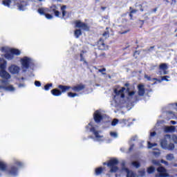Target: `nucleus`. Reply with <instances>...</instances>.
<instances>
[{"label": "nucleus", "instance_id": "obj_1", "mask_svg": "<svg viewBox=\"0 0 177 177\" xmlns=\"http://www.w3.org/2000/svg\"><path fill=\"white\" fill-rule=\"evenodd\" d=\"M74 24L76 28H79L74 31L75 38H80V37L82 35V30L80 28H82L83 31H91V26H89L88 24L81 21V20L75 21Z\"/></svg>", "mask_w": 177, "mask_h": 177}, {"label": "nucleus", "instance_id": "obj_2", "mask_svg": "<svg viewBox=\"0 0 177 177\" xmlns=\"http://www.w3.org/2000/svg\"><path fill=\"white\" fill-rule=\"evenodd\" d=\"M152 164L157 165V171L159 174H156V177H169V174L167 172V169L161 166V161L157 160H153Z\"/></svg>", "mask_w": 177, "mask_h": 177}, {"label": "nucleus", "instance_id": "obj_3", "mask_svg": "<svg viewBox=\"0 0 177 177\" xmlns=\"http://www.w3.org/2000/svg\"><path fill=\"white\" fill-rule=\"evenodd\" d=\"M119 162H120L117 158H113L109 160L107 162H104L103 165H107L109 168H111L109 171L111 174H115V172L118 171V167H117V165H118Z\"/></svg>", "mask_w": 177, "mask_h": 177}, {"label": "nucleus", "instance_id": "obj_4", "mask_svg": "<svg viewBox=\"0 0 177 177\" xmlns=\"http://www.w3.org/2000/svg\"><path fill=\"white\" fill-rule=\"evenodd\" d=\"M23 167V162L20 161L15 162V165H12L9 167L8 169V173L9 175L12 176H16L17 173L19 172V168H21Z\"/></svg>", "mask_w": 177, "mask_h": 177}, {"label": "nucleus", "instance_id": "obj_5", "mask_svg": "<svg viewBox=\"0 0 177 177\" xmlns=\"http://www.w3.org/2000/svg\"><path fill=\"white\" fill-rule=\"evenodd\" d=\"M10 53H7L4 55V57L7 60H13L15 59V56H20V50L17 48H10L9 50Z\"/></svg>", "mask_w": 177, "mask_h": 177}, {"label": "nucleus", "instance_id": "obj_6", "mask_svg": "<svg viewBox=\"0 0 177 177\" xmlns=\"http://www.w3.org/2000/svg\"><path fill=\"white\" fill-rule=\"evenodd\" d=\"M31 64V59L28 57H24L21 59V64L22 68H25V70H28L30 68V64Z\"/></svg>", "mask_w": 177, "mask_h": 177}, {"label": "nucleus", "instance_id": "obj_7", "mask_svg": "<svg viewBox=\"0 0 177 177\" xmlns=\"http://www.w3.org/2000/svg\"><path fill=\"white\" fill-rule=\"evenodd\" d=\"M57 6L55 4H53L50 6L49 8H46V12H49V13H53L55 17H59L60 12L57 10Z\"/></svg>", "mask_w": 177, "mask_h": 177}, {"label": "nucleus", "instance_id": "obj_8", "mask_svg": "<svg viewBox=\"0 0 177 177\" xmlns=\"http://www.w3.org/2000/svg\"><path fill=\"white\" fill-rule=\"evenodd\" d=\"M88 127H91V128L90 129V132H92L93 133L97 140H100V139H102L103 136H100L99 134L100 131H97L96 128L93 127L91 122L88 123Z\"/></svg>", "mask_w": 177, "mask_h": 177}, {"label": "nucleus", "instance_id": "obj_9", "mask_svg": "<svg viewBox=\"0 0 177 177\" xmlns=\"http://www.w3.org/2000/svg\"><path fill=\"white\" fill-rule=\"evenodd\" d=\"M97 46L100 50H107L109 49V46L104 44V40L102 38L97 41Z\"/></svg>", "mask_w": 177, "mask_h": 177}, {"label": "nucleus", "instance_id": "obj_10", "mask_svg": "<svg viewBox=\"0 0 177 177\" xmlns=\"http://www.w3.org/2000/svg\"><path fill=\"white\" fill-rule=\"evenodd\" d=\"M93 119L96 124H99L102 122V120H103V115H102L100 111H95L93 113Z\"/></svg>", "mask_w": 177, "mask_h": 177}, {"label": "nucleus", "instance_id": "obj_11", "mask_svg": "<svg viewBox=\"0 0 177 177\" xmlns=\"http://www.w3.org/2000/svg\"><path fill=\"white\" fill-rule=\"evenodd\" d=\"M8 71L11 74H19L20 72V68L16 65H12L8 68Z\"/></svg>", "mask_w": 177, "mask_h": 177}, {"label": "nucleus", "instance_id": "obj_12", "mask_svg": "<svg viewBox=\"0 0 177 177\" xmlns=\"http://www.w3.org/2000/svg\"><path fill=\"white\" fill-rule=\"evenodd\" d=\"M71 89L74 92H81V91H84V89H85V85L82 84H77L71 87Z\"/></svg>", "mask_w": 177, "mask_h": 177}, {"label": "nucleus", "instance_id": "obj_13", "mask_svg": "<svg viewBox=\"0 0 177 177\" xmlns=\"http://www.w3.org/2000/svg\"><path fill=\"white\" fill-rule=\"evenodd\" d=\"M124 91H125V87H122L120 90L115 88L114 93H115L117 96H120V97H122V99H124V97H125V94H124Z\"/></svg>", "mask_w": 177, "mask_h": 177}, {"label": "nucleus", "instance_id": "obj_14", "mask_svg": "<svg viewBox=\"0 0 177 177\" xmlns=\"http://www.w3.org/2000/svg\"><path fill=\"white\" fill-rule=\"evenodd\" d=\"M138 96H145V93H146V90L145 89V85L138 84Z\"/></svg>", "mask_w": 177, "mask_h": 177}, {"label": "nucleus", "instance_id": "obj_15", "mask_svg": "<svg viewBox=\"0 0 177 177\" xmlns=\"http://www.w3.org/2000/svg\"><path fill=\"white\" fill-rule=\"evenodd\" d=\"M120 30L118 31V34L122 35L124 34H127V32H129L131 30L128 28L127 26H120Z\"/></svg>", "mask_w": 177, "mask_h": 177}, {"label": "nucleus", "instance_id": "obj_16", "mask_svg": "<svg viewBox=\"0 0 177 177\" xmlns=\"http://www.w3.org/2000/svg\"><path fill=\"white\" fill-rule=\"evenodd\" d=\"M0 77H1V78H4L5 80H9L10 78V74H9L6 70H1Z\"/></svg>", "mask_w": 177, "mask_h": 177}, {"label": "nucleus", "instance_id": "obj_17", "mask_svg": "<svg viewBox=\"0 0 177 177\" xmlns=\"http://www.w3.org/2000/svg\"><path fill=\"white\" fill-rule=\"evenodd\" d=\"M122 171H125V172L127 174V177H136V174L133 173V171H130L129 169L127 167H123Z\"/></svg>", "mask_w": 177, "mask_h": 177}, {"label": "nucleus", "instance_id": "obj_18", "mask_svg": "<svg viewBox=\"0 0 177 177\" xmlns=\"http://www.w3.org/2000/svg\"><path fill=\"white\" fill-rule=\"evenodd\" d=\"M104 171H106V167H97L95 169V174L97 176L99 175H101V174L104 172Z\"/></svg>", "mask_w": 177, "mask_h": 177}, {"label": "nucleus", "instance_id": "obj_19", "mask_svg": "<svg viewBox=\"0 0 177 177\" xmlns=\"http://www.w3.org/2000/svg\"><path fill=\"white\" fill-rule=\"evenodd\" d=\"M58 88L59 89H61L62 93H64L67 92V91H68V89H71V86H64L62 84L59 85Z\"/></svg>", "mask_w": 177, "mask_h": 177}, {"label": "nucleus", "instance_id": "obj_20", "mask_svg": "<svg viewBox=\"0 0 177 177\" xmlns=\"http://www.w3.org/2000/svg\"><path fill=\"white\" fill-rule=\"evenodd\" d=\"M129 16L130 17V20H133V14L137 13V12H139V10L133 9L132 7H129Z\"/></svg>", "mask_w": 177, "mask_h": 177}, {"label": "nucleus", "instance_id": "obj_21", "mask_svg": "<svg viewBox=\"0 0 177 177\" xmlns=\"http://www.w3.org/2000/svg\"><path fill=\"white\" fill-rule=\"evenodd\" d=\"M0 89H5V91H10V92H13L15 91V87L13 86H0Z\"/></svg>", "mask_w": 177, "mask_h": 177}, {"label": "nucleus", "instance_id": "obj_22", "mask_svg": "<svg viewBox=\"0 0 177 177\" xmlns=\"http://www.w3.org/2000/svg\"><path fill=\"white\" fill-rule=\"evenodd\" d=\"M66 9H67V6H61V11L62 15V19H66V15H67V11Z\"/></svg>", "mask_w": 177, "mask_h": 177}, {"label": "nucleus", "instance_id": "obj_23", "mask_svg": "<svg viewBox=\"0 0 177 177\" xmlns=\"http://www.w3.org/2000/svg\"><path fill=\"white\" fill-rule=\"evenodd\" d=\"M51 93L53 95V96H61L62 95V91L57 88H54L51 90Z\"/></svg>", "mask_w": 177, "mask_h": 177}, {"label": "nucleus", "instance_id": "obj_24", "mask_svg": "<svg viewBox=\"0 0 177 177\" xmlns=\"http://www.w3.org/2000/svg\"><path fill=\"white\" fill-rule=\"evenodd\" d=\"M175 126H167L165 128V132L168 133V132H175Z\"/></svg>", "mask_w": 177, "mask_h": 177}, {"label": "nucleus", "instance_id": "obj_25", "mask_svg": "<svg viewBox=\"0 0 177 177\" xmlns=\"http://www.w3.org/2000/svg\"><path fill=\"white\" fill-rule=\"evenodd\" d=\"M160 146L162 149H167L168 148V141H167V140H162L160 141Z\"/></svg>", "mask_w": 177, "mask_h": 177}, {"label": "nucleus", "instance_id": "obj_26", "mask_svg": "<svg viewBox=\"0 0 177 177\" xmlns=\"http://www.w3.org/2000/svg\"><path fill=\"white\" fill-rule=\"evenodd\" d=\"M8 169V165L3 162H0V171H6Z\"/></svg>", "mask_w": 177, "mask_h": 177}, {"label": "nucleus", "instance_id": "obj_27", "mask_svg": "<svg viewBox=\"0 0 177 177\" xmlns=\"http://www.w3.org/2000/svg\"><path fill=\"white\" fill-rule=\"evenodd\" d=\"M147 171L148 174H153V172L156 171V167H154L153 166H150L147 169Z\"/></svg>", "mask_w": 177, "mask_h": 177}, {"label": "nucleus", "instance_id": "obj_28", "mask_svg": "<svg viewBox=\"0 0 177 177\" xmlns=\"http://www.w3.org/2000/svg\"><path fill=\"white\" fill-rule=\"evenodd\" d=\"M159 68L160 70H162V71H165L168 69V66L167 65V64H161L159 66Z\"/></svg>", "mask_w": 177, "mask_h": 177}, {"label": "nucleus", "instance_id": "obj_29", "mask_svg": "<svg viewBox=\"0 0 177 177\" xmlns=\"http://www.w3.org/2000/svg\"><path fill=\"white\" fill-rule=\"evenodd\" d=\"M37 12H38V13H39V15H44V16H45V15L46 14L45 12H46V8L44 10V8H39L38 10H37Z\"/></svg>", "mask_w": 177, "mask_h": 177}, {"label": "nucleus", "instance_id": "obj_30", "mask_svg": "<svg viewBox=\"0 0 177 177\" xmlns=\"http://www.w3.org/2000/svg\"><path fill=\"white\" fill-rule=\"evenodd\" d=\"M10 3H12V0L3 1V5H4V6H8L9 8L10 6Z\"/></svg>", "mask_w": 177, "mask_h": 177}, {"label": "nucleus", "instance_id": "obj_31", "mask_svg": "<svg viewBox=\"0 0 177 177\" xmlns=\"http://www.w3.org/2000/svg\"><path fill=\"white\" fill-rule=\"evenodd\" d=\"M174 154L172 153H168L166 156V160H167L168 161H171L172 160H174Z\"/></svg>", "mask_w": 177, "mask_h": 177}, {"label": "nucleus", "instance_id": "obj_32", "mask_svg": "<svg viewBox=\"0 0 177 177\" xmlns=\"http://www.w3.org/2000/svg\"><path fill=\"white\" fill-rule=\"evenodd\" d=\"M135 8H140V12H143L145 9H143V6L142 4H139L138 3H136L134 5Z\"/></svg>", "mask_w": 177, "mask_h": 177}, {"label": "nucleus", "instance_id": "obj_33", "mask_svg": "<svg viewBox=\"0 0 177 177\" xmlns=\"http://www.w3.org/2000/svg\"><path fill=\"white\" fill-rule=\"evenodd\" d=\"M52 86H53V84L52 83L47 84L44 86V90L49 91V89H50Z\"/></svg>", "mask_w": 177, "mask_h": 177}, {"label": "nucleus", "instance_id": "obj_34", "mask_svg": "<svg viewBox=\"0 0 177 177\" xmlns=\"http://www.w3.org/2000/svg\"><path fill=\"white\" fill-rule=\"evenodd\" d=\"M131 164L133 167H135V168H140V163L139 162L134 161L132 162Z\"/></svg>", "mask_w": 177, "mask_h": 177}, {"label": "nucleus", "instance_id": "obj_35", "mask_svg": "<svg viewBox=\"0 0 177 177\" xmlns=\"http://www.w3.org/2000/svg\"><path fill=\"white\" fill-rule=\"evenodd\" d=\"M6 61L3 60V64H0V68L1 70H5V68H6Z\"/></svg>", "mask_w": 177, "mask_h": 177}, {"label": "nucleus", "instance_id": "obj_36", "mask_svg": "<svg viewBox=\"0 0 177 177\" xmlns=\"http://www.w3.org/2000/svg\"><path fill=\"white\" fill-rule=\"evenodd\" d=\"M68 97H75V96H78L77 93L69 92L68 93Z\"/></svg>", "mask_w": 177, "mask_h": 177}, {"label": "nucleus", "instance_id": "obj_37", "mask_svg": "<svg viewBox=\"0 0 177 177\" xmlns=\"http://www.w3.org/2000/svg\"><path fill=\"white\" fill-rule=\"evenodd\" d=\"M167 149L169 150H174V149H175V145L174 143L169 144V145L167 146Z\"/></svg>", "mask_w": 177, "mask_h": 177}, {"label": "nucleus", "instance_id": "obj_38", "mask_svg": "<svg viewBox=\"0 0 177 177\" xmlns=\"http://www.w3.org/2000/svg\"><path fill=\"white\" fill-rule=\"evenodd\" d=\"M118 119H113V121L111 122V125L112 127H115L118 124Z\"/></svg>", "mask_w": 177, "mask_h": 177}, {"label": "nucleus", "instance_id": "obj_39", "mask_svg": "<svg viewBox=\"0 0 177 177\" xmlns=\"http://www.w3.org/2000/svg\"><path fill=\"white\" fill-rule=\"evenodd\" d=\"M44 16L48 19V20H50L52 19H53V15H50V14H48V13H46L44 15Z\"/></svg>", "mask_w": 177, "mask_h": 177}, {"label": "nucleus", "instance_id": "obj_40", "mask_svg": "<svg viewBox=\"0 0 177 177\" xmlns=\"http://www.w3.org/2000/svg\"><path fill=\"white\" fill-rule=\"evenodd\" d=\"M154 146H157V144L151 143L150 142H148V147H149V149H151V147H154Z\"/></svg>", "mask_w": 177, "mask_h": 177}, {"label": "nucleus", "instance_id": "obj_41", "mask_svg": "<svg viewBox=\"0 0 177 177\" xmlns=\"http://www.w3.org/2000/svg\"><path fill=\"white\" fill-rule=\"evenodd\" d=\"M109 35H110V32L105 31L103 34H102V37H104V38H107L109 37Z\"/></svg>", "mask_w": 177, "mask_h": 177}, {"label": "nucleus", "instance_id": "obj_42", "mask_svg": "<svg viewBox=\"0 0 177 177\" xmlns=\"http://www.w3.org/2000/svg\"><path fill=\"white\" fill-rule=\"evenodd\" d=\"M168 78H169V76L165 75V76H162L161 80L162 81H166L167 82H168V81H169Z\"/></svg>", "mask_w": 177, "mask_h": 177}, {"label": "nucleus", "instance_id": "obj_43", "mask_svg": "<svg viewBox=\"0 0 177 177\" xmlns=\"http://www.w3.org/2000/svg\"><path fill=\"white\" fill-rule=\"evenodd\" d=\"M171 139L173 140V142L174 143H177V136L174 134L172 136H171Z\"/></svg>", "mask_w": 177, "mask_h": 177}, {"label": "nucleus", "instance_id": "obj_44", "mask_svg": "<svg viewBox=\"0 0 177 177\" xmlns=\"http://www.w3.org/2000/svg\"><path fill=\"white\" fill-rule=\"evenodd\" d=\"M99 73H102V75H106V68H103L102 69L98 70Z\"/></svg>", "mask_w": 177, "mask_h": 177}, {"label": "nucleus", "instance_id": "obj_45", "mask_svg": "<svg viewBox=\"0 0 177 177\" xmlns=\"http://www.w3.org/2000/svg\"><path fill=\"white\" fill-rule=\"evenodd\" d=\"M110 136H111L112 138H117V136H118V135L117 134V133L113 132V131H111Z\"/></svg>", "mask_w": 177, "mask_h": 177}, {"label": "nucleus", "instance_id": "obj_46", "mask_svg": "<svg viewBox=\"0 0 177 177\" xmlns=\"http://www.w3.org/2000/svg\"><path fill=\"white\" fill-rule=\"evenodd\" d=\"M139 55H140V51H139V50H136L133 53V56L136 57H138V56H139Z\"/></svg>", "mask_w": 177, "mask_h": 177}, {"label": "nucleus", "instance_id": "obj_47", "mask_svg": "<svg viewBox=\"0 0 177 177\" xmlns=\"http://www.w3.org/2000/svg\"><path fill=\"white\" fill-rule=\"evenodd\" d=\"M160 162L162 164H165V165H166V166L169 165V163H168V162H167L166 160H164V159L160 160Z\"/></svg>", "mask_w": 177, "mask_h": 177}, {"label": "nucleus", "instance_id": "obj_48", "mask_svg": "<svg viewBox=\"0 0 177 177\" xmlns=\"http://www.w3.org/2000/svg\"><path fill=\"white\" fill-rule=\"evenodd\" d=\"M35 86H37V87L41 86V82H39V81H35Z\"/></svg>", "mask_w": 177, "mask_h": 177}, {"label": "nucleus", "instance_id": "obj_49", "mask_svg": "<svg viewBox=\"0 0 177 177\" xmlns=\"http://www.w3.org/2000/svg\"><path fill=\"white\" fill-rule=\"evenodd\" d=\"M128 121H129V120H127V119H122V122L123 124H124L125 125H127V122H128Z\"/></svg>", "mask_w": 177, "mask_h": 177}, {"label": "nucleus", "instance_id": "obj_50", "mask_svg": "<svg viewBox=\"0 0 177 177\" xmlns=\"http://www.w3.org/2000/svg\"><path fill=\"white\" fill-rule=\"evenodd\" d=\"M99 56L100 57H106V53H102Z\"/></svg>", "mask_w": 177, "mask_h": 177}, {"label": "nucleus", "instance_id": "obj_51", "mask_svg": "<svg viewBox=\"0 0 177 177\" xmlns=\"http://www.w3.org/2000/svg\"><path fill=\"white\" fill-rule=\"evenodd\" d=\"M157 9H158V8H155L152 9L151 12V13H156V12H157Z\"/></svg>", "mask_w": 177, "mask_h": 177}, {"label": "nucleus", "instance_id": "obj_52", "mask_svg": "<svg viewBox=\"0 0 177 177\" xmlns=\"http://www.w3.org/2000/svg\"><path fill=\"white\" fill-rule=\"evenodd\" d=\"M145 78H147L148 81H151V77L149 75H145Z\"/></svg>", "mask_w": 177, "mask_h": 177}, {"label": "nucleus", "instance_id": "obj_53", "mask_svg": "<svg viewBox=\"0 0 177 177\" xmlns=\"http://www.w3.org/2000/svg\"><path fill=\"white\" fill-rule=\"evenodd\" d=\"M80 62H84V55L80 54Z\"/></svg>", "mask_w": 177, "mask_h": 177}, {"label": "nucleus", "instance_id": "obj_54", "mask_svg": "<svg viewBox=\"0 0 177 177\" xmlns=\"http://www.w3.org/2000/svg\"><path fill=\"white\" fill-rule=\"evenodd\" d=\"M129 96H133L135 95V91H131L129 93Z\"/></svg>", "mask_w": 177, "mask_h": 177}, {"label": "nucleus", "instance_id": "obj_55", "mask_svg": "<svg viewBox=\"0 0 177 177\" xmlns=\"http://www.w3.org/2000/svg\"><path fill=\"white\" fill-rule=\"evenodd\" d=\"M156 131H153L151 133L150 136L153 137V136H156Z\"/></svg>", "mask_w": 177, "mask_h": 177}, {"label": "nucleus", "instance_id": "obj_56", "mask_svg": "<svg viewBox=\"0 0 177 177\" xmlns=\"http://www.w3.org/2000/svg\"><path fill=\"white\" fill-rule=\"evenodd\" d=\"M1 52H6V47H1Z\"/></svg>", "mask_w": 177, "mask_h": 177}, {"label": "nucleus", "instance_id": "obj_57", "mask_svg": "<svg viewBox=\"0 0 177 177\" xmlns=\"http://www.w3.org/2000/svg\"><path fill=\"white\" fill-rule=\"evenodd\" d=\"M129 150V151H132V150H133V145H131Z\"/></svg>", "mask_w": 177, "mask_h": 177}, {"label": "nucleus", "instance_id": "obj_58", "mask_svg": "<svg viewBox=\"0 0 177 177\" xmlns=\"http://www.w3.org/2000/svg\"><path fill=\"white\" fill-rule=\"evenodd\" d=\"M171 124H172V125H175L176 124V122L174 120H171Z\"/></svg>", "mask_w": 177, "mask_h": 177}, {"label": "nucleus", "instance_id": "obj_59", "mask_svg": "<svg viewBox=\"0 0 177 177\" xmlns=\"http://www.w3.org/2000/svg\"><path fill=\"white\" fill-rule=\"evenodd\" d=\"M140 21L141 23V27H142V26L145 24V20H140Z\"/></svg>", "mask_w": 177, "mask_h": 177}, {"label": "nucleus", "instance_id": "obj_60", "mask_svg": "<svg viewBox=\"0 0 177 177\" xmlns=\"http://www.w3.org/2000/svg\"><path fill=\"white\" fill-rule=\"evenodd\" d=\"M2 84H8V81H6V80H2Z\"/></svg>", "mask_w": 177, "mask_h": 177}, {"label": "nucleus", "instance_id": "obj_61", "mask_svg": "<svg viewBox=\"0 0 177 177\" xmlns=\"http://www.w3.org/2000/svg\"><path fill=\"white\" fill-rule=\"evenodd\" d=\"M124 86H127V87L129 86V83H125Z\"/></svg>", "mask_w": 177, "mask_h": 177}, {"label": "nucleus", "instance_id": "obj_62", "mask_svg": "<svg viewBox=\"0 0 177 177\" xmlns=\"http://www.w3.org/2000/svg\"><path fill=\"white\" fill-rule=\"evenodd\" d=\"M101 9H102V10H106V8L102 6V7H101Z\"/></svg>", "mask_w": 177, "mask_h": 177}, {"label": "nucleus", "instance_id": "obj_63", "mask_svg": "<svg viewBox=\"0 0 177 177\" xmlns=\"http://www.w3.org/2000/svg\"><path fill=\"white\" fill-rule=\"evenodd\" d=\"M171 3H176V0H171Z\"/></svg>", "mask_w": 177, "mask_h": 177}, {"label": "nucleus", "instance_id": "obj_64", "mask_svg": "<svg viewBox=\"0 0 177 177\" xmlns=\"http://www.w3.org/2000/svg\"><path fill=\"white\" fill-rule=\"evenodd\" d=\"M164 72H163V74H167V71H163Z\"/></svg>", "mask_w": 177, "mask_h": 177}]
</instances>
